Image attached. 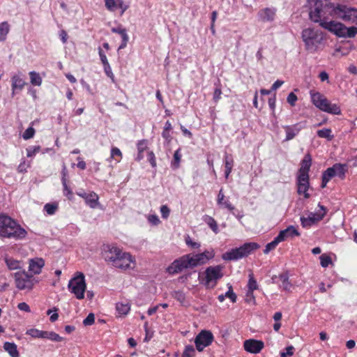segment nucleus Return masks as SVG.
<instances>
[{"mask_svg":"<svg viewBox=\"0 0 357 357\" xmlns=\"http://www.w3.org/2000/svg\"><path fill=\"white\" fill-rule=\"evenodd\" d=\"M310 5V20L318 22L321 17L331 15L344 22L357 25V9L340 3H331L329 0H307Z\"/></svg>","mask_w":357,"mask_h":357,"instance_id":"nucleus-1","label":"nucleus"},{"mask_svg":"<svg viewBox=\"0 0 357 357\" xmlns=\"http://www.w3.org/2000/svg\"><path fill=\"white\" fill-rule=\"evenodd\" d=\"M213 255L208 251L199 254H188L174 260L167 268V271L169 274H176L184 269L193 268L198 266L206 264Z\"/></svg>","mask_w":357,"mask_h":357,"instance_id":"nucleus-2","label":"nucleus"},{"mask_svg":"<svg viewBox=\"0 0 357 357\" xmlns=\"http://www.w3.org/2000/svg\"><path fill=\"white\" fill-rule=\"evenodd\" d=\"M102 257L112 266L126 270L130 267L131 263L135 261L132 255L114 245H104L102 248Z\"/></svg>","mask_w":357,"mask_h":357,"instance_id":"nucleus-3","label":"nucleus"},{"mask_svg":"<svg viewBox=\"0 0 357 357\" xmlns=\"http://www.w3.org/2000/svg\"><path fill=\"white\" fill-rule=\"evenodd\" d=\"M26 231L10 217L0 213V236L2 238L22 239Z\"/></svg>","mask_w":357,"mask_h":357,"instance_id":"nucleus-4","label":"nucleus"},{"mask_svg":"<svg viewBox=\"0 0 357 357\" xmlns=\"http://www.w3.org/2000/svg\"><path fill=\"white\" fill-rule=\"evenodd\" d=\"M301 38L305 50L311 53L317 52L324 45L325 40L324 34L321 31L311 27L302 31Z\"/></svg>","mask_w":357,"mask_h":357,"instance_id":"nucleus-5","label":"nucleus"},{"mask_svg":"<svg viewBox=\"0 0 357 357\" xmlns=\"http://www.w3.org/2000/svg\"><path fill=\"white\" fill-rule=\"evenodd\" d=\"M259 248L257 243H245L239 248H233L225 252L222 258L225 261H236L248 257L251 252Z\"/></svg>","mask_w":357,"mask_h":357,"instance_id":"nucleus-6","label":"nucleus"},{"mask_svg":"<svg viewBox=\"0 0 357 357\" xmlns=\"http://www.w3.org/2000/svg\"><path fill=\"white\" fill-rule=\"evenodd\" d=\"M312 103L320 110L332 114H340L341 109L336 104H332L319 92L310 91Z\"/></svg>","mask_w":357,"mask_h":357,"instance_id":"nucleus-7","label":"nucleus"},{"mask_svg":"<svg viewBox=\"0 0 357 357\" xmlns=\"http://www.w3.org/2000/svg\"><path fill=\"white\" fill-rule=\"evenodd\" d=\"M68 287L69 291L73 294L77 299L80 300L84 298L86 288L84 275L81 272H77V275L69 281Z\"/></svg>","mask_w":357,"mask_h":357,"instance_id":"nucleus-8","label":"nucleus"},{"mask_svg":"<svg viewBox=\"0 0 357 357\" xmlns=\"http://www.w3.org/2000/svg\"><path fill=\"white\" fill-rule=\"evenodd\" d=\"M222 269L223 267L220 265L206 268L203 284L207 288H214L218 281L223 277Z\"/></svg>","mask_w":357,"mask_h":357,"instance_id":"nucleus-9","label":"nucleus"},{"mask_svg":"<svg viewBox=\"0 0 357 357\" xmlns=\"http://www.w3.org/2000/svg\"><path fill=\"white\" fill-rule=\"evenodd\" d=\"M214 340L213 333L210 331H201L195 338L196 349L202 351L206 347L211 345Z\"/></svg>","mask_w":357,"mask_h":357,"instance_id":"nucleus-10","label":"nucleus"},{"mask_svg":"<svg viewBox=\"0 0 357 357\" xmlns=\"http://www.w3.org/2000/svg\"><path fill=\"white\" fill-rule=\"evenodd\" d=\"M330 17L331 15H326V17H321L317 23H319L321 27L335 34L337 36L342 37L343 30H344L343 29L344 24L333 20L327 21ZM331 17H333L331 16Z\"/></svg>","mask_w":357,"mask_h":357,"instance_id":"nucleus-11","label":"nucleus"},{"mask_svg":"<svg viewBox=\"0 0 357 357\" xmlns=\"http://www.w3.org/2000/svg\"><path fill=\"white\" fill-rule=\"evenodd\" d=\"M31 275L25 271H17L15 273L16 287L19 289H31L33 287V279Z\"/></svg>","mask_w":357,"mask_h":357,"instance_id":"nucleus-12","label":"nucleus"},{"mask_svg":"<svg viewBox=\"0 0 357 357\" xmlns=\"http://www.w3.org/2000/svg\"><path fill=\"white\" fill-rule=\"evenodd\" d=\"M244 349L246 351L251 354H258L264 347V344L261 340L249 339L244 342Z\"/></svg>","mask_w":357,"mask_h":357,"instance_id":"nucleus-13","label":"nucleus"},{"mask_svg":"<svg viewBox=\"0 0 357 357\" xmlns=\"http://www.w3.org/2000/svg\"><path fill=\"white\" fill-rule=\"evenodd\" d=\"M324 217V213L317 212L316 213H310L307 218L301 217V225L304 228H307L319 222Z\"/></svg>","mask_w":357,"mask_h":357,"instance_id":"nucleus-14","label":"nucleus"},{"mask_svg":"<svg viewBox=\"0 0 357 357\" xmlns=\"http://www.w3.org/2000/svg\"><path fill=\"white\" fill-rule=\"evenodd\" d=\"M286 132V137L284 141H289L293 139L304 128L301 123H296L292 126H283Z\"/></svg>","mask_w":357,"mask_h":357,"instance_id":"nucleus-15","label":"nucleus"},{"mask_svg":"<svg viewBox=\"0 0 357 357\" xmlns=\"http://www.w3.org/2000/svg\"><path fill=\"white\" fill-rule=\"evenodd\" d=\"M276 14L275 8H266L259 10L258 15L262 22H273Z\"/></svg>","mask_w":357,"mask_h":357,"instance_id":"nucleus-16","label":"nucleus"},{"mask_svg":"<svg viewBox=\"0 0 357 357\" xmlns=\"http://www.w3.org/2000/svg\"><path fill=\"white\" fill-rule=\"evenodd\" d=\"M45 261L41 258L31 259L29 262V269L34 274H39L41 268L44 266Z\"/></svg>","mask_w":357,"mask_h":357,"instance_id":"nucleus-17","label":"nucleus"},{"mask_svg":"<svg viewBox=\"0 0 357 357\" xmlns=\"http://www.w3.org/2000/svg\"><path fill=\"white\" fill-rule=\"evenodd\" d=\"M13 96L16 91H22L26 84L25 81L19 75H13L11 79Z\"/></svg>","mask_w":357,"mask_h":357,"instance_id":"nucleus-18","label":"nucleus"},{"mask_svg":"<svg viewBox=\"0 0 357 357\" xmlns=\"http://www.w3.org/2000/svg\"><path fill=\"white\" fill-rule=\"evenodd\" d=\"M311 165L312 158L311 155L309 153H307L304 156L303 159L301 161V167L298 170V173L308 174Z\"/></svg>","mask_w":357,"mask_h":357,"instance_id":"nucleus-19","label":"nucleus"},{"mask_svg":"<svg viewBox=\"0 0 357 357\" xmlns=\"http://www.w3.org/2000/svg\"><path fill=\"white\" fill-rule=\"evenodd\" d=\"M224 162H225V178H228L229 174H231L232 171V168L234 166V159L232 158L231 155H229L228 153H225L224 156Z\"/></svg>","mask_w":357,"mask_h":357,"instance_id":"nucleus-20","label":"nucleus"},{"mask_svg":"<svg viewBox=\"0 0 357 357\" xmlns=\"http://www.w3.org/2000/svg\"><path fill=\"white\" fill-rule=\"evenodd\" d=\"M335 176L334 169L332 167H328L322 174V181L321 187L324 188L326 187L328 181Z\"/></svg>","mask_w":357,"mask_h":357,"instance_id":"nucleus-21","label":"nucleus"},{"mask_svg":"<svg viewBox=\"0 0 357 357\" xmlns=\"http://www.w3.org/2000/svg\"><path fill=\"white\" fill-rule=\"evenodd\" d=\"M3 349L9 354L11 357L20 356L17 345L14 342H6L3 344Z\"/></svg>","mask_w":357,"mask_h":357,"instance_id":"nucleus-22","label":"nucleus"},{"mask_svg":"<svg viewBox=\"0 0 357 357\" xmlns=\"http://www.w3.org/2000/svg\"><path fill=\"white\" fill-rule=\"evenodd\" d=\"M334 169L335 176H337L340 178L343 179L345 177V173L347 172V165L335 163L332 166Z\"/></svg>","mask_w":357,"mask_h":357,"instance_id":"nucleus-23","label":"nucleus"},{"mask_svg":"<svg viewBox=\"0 0 357 357\" xmlns=\"http://www.w3.org/2000/svg\"><path fill=\"white\" fill-rule=\"evenodd\" d=\"M98 196L96 193L91 192L89 193L88 197L85 199V202L91 208H95L98 204Z\"/></svg>","mask_w":357,"mask_h":357,"instance_id":"nucleus-24","label":"nucleus"},{"mask_svg":"<svg viewBox=\"0 0 357 357\" xmlns=\"http://www.w3.org/2000/svg\"><path fill=\"white\" fill-rule=\"evenodd\" d=\"M317 135L320 138L326 139L328 141H331L334 138V135H332V130L331 128H323L317 131Z\"/></svg>","mask_w":357,"mask_h":357,"instance_id":"nucleus-25","label":"nucleus"},{"mask_svg":"<svg viewBox=\"0 0 357 357\" xmlns=\"http://www.w3.org/2000/svg\"><path fill=\"white\" fill-rule=\"evenodd\" d=\"M171 296L178 301L182 305H186L185 294L183 291H174L171 293Z\"/></svg>","mask_w":357,"mask_h":357,"instance_id":"nucleus-26","label":"nucleus"},{"mask_svg":"<svg viewBox=\"0 0 357 357\" xmlns=\"http://www.w3.org/2000/svg\"><path fill=\"white\" fill-rule=\"evenodd\" d=\"M10 30V26L7 22L0 24V41H4Z\"/></svg>","mask_w":357,"mask_h":357,"instance_id":"nucleus-27","label":"nucleus"},{"mask_svg":"<svg viewBox=\"0 0 357 357\" xmlns=\"http://www.w3.org/2000/svg\"><path fill=\"white\" fill-rule=\"evenodd\" d=\"M344 30H343L342 37V38H354L357 34V27L356 26H351L347 28L344 25Z\"/></svg>","mask_w":357,"mask_h":357,"instance_id":"nucleus-28","label":"nucleus"},{"mask_svg":"<svg viewBox=\"0 0 357 357\" xmlns=\"http://www.w3.org/2000/svg\"><path fill=\"white\" fill-rule=\"evenodd\" d=\"M43 339H48L54 342H61L63 340L62 337H61L59 334L56 333L53 331H45Z\"/></svg>","mask_w":357,"mask_h":357,"instance_id":"nucleus-29","label":"nucleus"},{"mask_svg":"<svg viewBox=\"0 0 357 357\" xmlns=\"http://www.w3.org/2000/svg\"><path fill=\"white\" fill-rule=\"evenodd\" d=\"M116 309L119 314L126 315L130 310V307L128 303H116Z\"/></svg>","mask_w":357,"mask_h":357,"instance_id":"nucleus-30","label":"nucleus"},{"mask_svg":"<svg viewBox=\"0 0 357 357\" xmlns=\"http://www.w3.org/2000/svg\"><path fill=\"white\" fill-rule=\"evenodd\" d=\"M204 221L208 225V227L213 230V231H214L215 234L218 233V224L213 218L208 215H206L204 217Z\"/></svg>","mask_w":357,"mask_h":357,"instance_id":"nucleus-31","label":"nucleus"},{"mask_svg":"<svg viewBox=\"0 0 357 357\" xmlns=\"http://www.w3.org/2000/svg\"><path fill=\"white\" fill-rule=\"evenodd\" d=\"M30 76V82L31 84L34 86H40L42 84V78L40 77V75L35 72V71H31L29 73Z\"/></svg>","mask_w":357,"mask_h":357,"instance_id":"nucleus-32","label":"nucleus"},{"mask_svg":"<svg viewBox=\"0 0 357 357\" xmlns=\"http://www.w3.org/2000/svg\"><path fill=\"white\" fill-rule=\"evenodd\" d=\"M248 294H252V291L258 288V285L256 280L254 278L252 274L249 275V280H248Z\"/></svg>","mask_w":357,"mask_h":357,"instance_id":"nucleus-33","label":"nucleus"},{"mask_svg":"<svg viewBox=\"0 0 357 357\" xmlns=\"http://www.w3.org/2000/svg\"><path fill=\"white\" fill-rule=\"evenodd\" d=\"M58 209V204L47 203L44 206V210L48 215H54Z\"/></svg>","mask_w":357,"mask_h":357,"instance_id":"nucleus-34","label":"nucleus"},{"mask_svg":"<svg viewBox=\"0 0 357 357\" xmlns=\"http://www.w3.org/2000/svg\"><path fill=\"white\" fill-rule=\"evenodd\" d=\"M6 263L10 270H16L20 268V262L13 259H6Z\"/></svg>","mask_w":357,"mask_h":357,"instance_id":"nucleus-35","label":"nucleus"},{"mask_svg":"<svg viewBox=\"0 0 357 357\" xmlns=\"http://www.w3.org/2000/svg\"><path fill=\"white\" fill-rule=\"evenodd\" d=\"M26 334L34 338H43L44 331H40L36 328H31L27 330Z\"/></svg>","mask_w":357,"mask_h":357,"instance_id":"nucleus-36","label":"nucleus"},{"mask_svg":"<svg viewBox=\"0 0 357 357\" xmlns=\"http://www.w3.org/2000/svg\"><path fill=\"white\" fill-rule=\"evenodd\" d=\"M195 349L192 345L188 344L185 347L181 357H194Z\"/></svg>","mask_w":357,"mask_h":357,"instance_id":"nucleus-37","label":"nucleus"},{"mask_svg":"<svg viewBox=\"0 0 357 357\" xmlns=\"http://www.w3.org/2000/svg\"><path fill=\"white\" fill-rule=\"evenodd\" d=\"M181 149H177L174 153V159L172 162V166L174 169H177L179 167L181 162V154L180 153Z\"/></svg>","mask_w":357,"mask_h":357,"instance_id":"nucleus-38","label":"nucleus"},{"mask_svg":"<svg viewBox=\"0 0 357 357\" xmlns=\"http://www.w3.org/2000/svg\"><path fill=\"white\" fill-rule=\"evenodd\" d=\"M298 185V193L303 194L304 197L305 199H308L310 197V194L307 192L308 188L310 185L303 184H297Z\"/></svg>","mask_w":357,"mask_h":357,"instance_id":"nucleus-39","label":"nucleus"},{"mask_svg":"<svg viewBox=\"0 0 357 357\" xmlns=\"http://www.w3.org/2000/svg\"><path fill=\"white\" fill-rule=\"evenodd\" d=\"M227 286L228 291L225 293V297L229 298L232 303H236L237 296L233 291L232 286L230 284H228Z\"/></svg>","mask_w":357,"mask_h":357,"instance_id":"nucleus-40","label":"nucleus"},{"mask_svg":"<svg viewBox=\"0 0 357 357\" xmlns=\"http://www.w3.org/2000/svg\"><path fill=\"white\" fill-rule=\"evenodd\" d=\"M310 185L309 183V174L298 173L297 177V184H303Z\"/></svg>","mask_w":357,"mask_h":357,"instance_id":"nucleus-41","label":"nucleus"},{"mask_svg":"<svg viewBox=\"0 0 357 357\" xmlns=\"http://www.w3.org/2000/svg\"><path fill=\"white\" fill-rule=\"evenodd\" d=\"M278 244V242L275 238H274L271 242L266 244L265 249L264 250V253L268 254L269 252L274 250Z\"/></svg>","mask_w":357,"mask_h":357,"instance_id":"nucleus-42","label":"nucleus"},{"mask_svg":"<svg viewBox=\"0 0 357 357\" xmlns=\"http://www.w3.org/2000/svg\"><path fill=\"white\" fill-rule=\"evenodd\" d=\"M321 266L324 268L328 266L332 263L331 258L326 255L320 256Z\"/></svg>","mask_w":357,"mask_h":357,"instance_id":"nucleus-43","label":"nucleus"},{"mask_svg":"<svg viewBox=\"0 0 357 357\" xmlns=\"http://www.w3.org/2000/svg\"><path fill=\"white\" fill-rule=\"evenodd\" d=\"M290 229H285L280 231L278 235L275 238L278 243L287 239L286 234L290 231Z\"/></svg>","mask_w":357,"mask_h":357,"instance_id":"nucleus-44","label":"nucleus"},{"mask_svg":"<svg viewBox=\"0 0 357 357\" xmlns=\"http://www.w3.org/2000/svg\"><path fill=\"white\" fill-rule=\"evenodd\" d=\"M105 7L110 11H114L117 7V0H105Z\"/></svg>","mask_w":357,"mask_h":357,"instance_id":"nucleus-45","label":"nucleus"},{"mask_svg":"<svg viewBox=\"0 0 357 357\" xmlns=\"http://www.w3.org/2000/svg\"><path fill=\"white\" fill-rule=\"evenodd\" d=\"M35 134V130L32 127L28 128L23 133V138L24 139H29L33 137Z\"/></svg>","mask_w":357,"mask_h":357,"instance_id":"nucleus-46","label":"nucleus"},{"mask_svg":"<svg viewBox=\"0 0 357 357\" xmlns=\"http://www.w3.org/2000/svg\"><path fill=\"white\" fill-rule=\"evenodd\" d=\"M95 321V316L93 313H89L88 316L84 319L83 324L84 326H91Z\"/></svg>","mask_w":357,"mask_h":357,"instance_id":"nucleus-47","label":"nucleus"},{"mask_svg":"<svg viewBox=\"0 0 357 357\" xmlns=\"http://www.w3.org/2000/svg\"><path fill=\"white\" fill-rule=\"evenodd\" d=\"M103 66H104V71H105V74L109 77H110L112 79V82H114V76L112 71V68H111L109 63H108L104 64Z\"/></svg>","mask_w":357,"mask_h":357,"instance_id":"nucleus-48","label":"nucleus"},{"mask_svg":"<svg viewBox=\"0 0 357 357\" xmlns=\"http://www.w3.org/2000/svg\"><path fill=\"white\" fill-rule=\"evenodd\" d=\"M287 229H291L290 231L287 233L286 237L287 238L289 237H294V236H300V233L298 231V230L292 225L289 226Z\"/></svg>","mask_w":357,"mask_h":357,"instance_id":"nucleus-49","label":"nucleus"},{"mask_svg":"<svg viewBox=\"0 0 357 357\" xmlns=\"http://www.w3.org/2000/svg\"><path fill=\"white\" fill-rule=\"evenodd\" d=\"M297 100H298L297 96L293 92H291L288 95L287 98V102L291 106H294Z\"/></svg>","mask_w":357,"mask_h":357,"instance_id":"nucleus-50","label":"nucleus"},{"mask_svg":"<svg viewBox=\"0 0 357 357\" xmlns=\"http://www.w3.org/2000/svg\"><path fill=\"white\" fill-rule=\"evenodd\" d=\"M117 7H119L121 11V15L129 8V5L124 3L123 0H117Z\"/></svg>","mask_w":357,"mask_h":357,"instance_id":"nucleus-51","label":"nucleus"},{"mask_svg":"<svg viewBox=\"0 0 357 357\" xmlns=\"http://www.w3.org/2000/svg\"><path fill=\"white\" fill-rule=\"evenodd\" d=\"M160 213H161L162 217L165 219H167L169 215L170 210L167 206L162 205L160 207Z\"/></svg>","mask_w":357,"mask_h":357,"instance_id":"nucleus-52","label":"nucleus"},{"mask_svg":"<svg viewBox=\"0 0 357 357\" xmlns=\"http://www.w3.org/2000/svg\"><path fill=\"white\" fill-rule=\"evenodd\" d=\"M62 184H63V193L66 196L68 197L69 199H70V197L69 196H72L73 195V192L72 190L68 188V185H67V182H66L64 181V179H62Z\"/></svg>","mask_w":357,"mask_h":357,"instance_id":"nucleus-53","label":"nucleus"},{"mask_svg":"<svg viewBox=\"0 0 357 357\" xmlns=\"http://www.w3.org/2000/svg\"><path fill=\"white\" fill-rule=\"evenodd\" d=\"M294 347L293 346H289L286 347V352H282L280 354L281 357H288L294 354Z\"/></svg>","mask_w":357,"mask_h":357,"instance_id":"nucleus-54","label":"nucleus"},{"mask_svg":"<svg viewBox=\"0 0 357 357\" xmlns=\"http://www.w3.org/2000/svg\"><path fill=\"white\" fill-rule=\"evenodd\" d=\"M119 156L121 158L122 153L120 149L117 147H113L111 150V155L110 158H114L115 157Z\"/></svg>","mask_w":357,"mask_h":357,"instance_id":"nucleus-55","label":"nucleus"},{"mask_svg":"<svg viewBox=\"0 0 357 357\" xmlns=\"http://www.w3.org/2000/svg\"><path fill=\"white\" fill-rule=\"evenodd\" d=\"M185 243L192 248H198L200 246L199 243L193 242L189 236L185 238Z\"/></svg>","mask_w":357,"mask_h":357,"instance_id":"nucleus-56","label":"nucleus"},{"mask_svg":"<svg viewBox=\"0 0 357 357\" xmlns=\"http://www.w3.org/2000/svg\"><path fill=\"white\" fill-rule=\"evenodd\" d=\"M222 91L220 88H216L213 93V100L215 102H218L221 98Z\"/></svg>","mask_w":357,"mask_h":357,"instance_id":"nucleus-57","label":"nucleus"},{"mask_svg":"<svg viewBox=\"0 0 357 357\" xmlns=\"http://www.w3.org/2000/svg\"><path fill=\"white\" fill-rule=\"evenodd\" d=\"M146 140H141L137 143V149L139 153H142L147 147Z\"/></svg>","mask_w":357,"mask_h":357,"instance_id":"nucleus-58","label":"nucleus"},{"mask_svg":"<svg viewBox=\"0 0 357 357\" xmlns=\"http://www.w3.org/2000/svg\"><path fill=\"white\" fill-rule=\"evenodd\" d=\"M31 149H32V150L31 149H27V156L28 157H31L33 155H35L36 153L39 152L40 147L39 146H36L32 147Z\"/></svg>","mask_w":357,"mask_h":357,"instance_id":"nucleus-59","label":"nucleus"},{"mask_svg":"<svg viewBox=\"0 0 357 357\" xmlns=\"http://www.w3.org/2000/svg\"><path fill=\"white\" fill-rule=\"evenodd\" d=\"M148 220L153 225H157L160 222V220L156 215H150L148 218Z\"/></svg>","mask_w":357,"mask_h":357,"instance_id":"nucleus-60","label":"nucleus"},{"mask_svg":"<svg viewBox=\"0 0 357 357\" xmlns=\"http://www.w3.org/2000/svg\"><path fill=\"white\" fill-rule=\"evenodd\" d=\"M148 159H149V161L150 164L151 165V166L153 167H155L156 166V161H155V155L152 151L149 152Z\"/></svg>","mask_w":357,"mask_h":357,"instance_id":"nucleus-61","label":"nucleus"},{"mask_svg":"<svg viewBox=\"0 0 357 357\" xmlns=\"http://www.w3.org/2000/svg\"><path fill=\"white\" fill-rule=\"evenodd\" d=\"M98 54H99L100 59V60L102 61V65L109 63L108 61H107L106 55L104 54L102 50L100 47L98 48Z\"/></svg>","mask_w":357,"mask_h":357,"instance_id":"nucleus-62","label":"nucleus"},{"mask_svg":"<svg viewBox=\"0 0 357 357\" xmlns=\"http://www.w3.org/2000/svg\"><path fill=\"white\" fill-rule=\"evenodd\" d=\"M225 195L222 192V189L221 188L218 195L217 203L218 205H222L224 202Z\"/></svg>","mask_w":357,"mask_h":357,"instance_id":"nucleus-63","label":"nucleus"},{"mask_svg":"<svg viewBox=\"0 0 357 357\" xmlns=\"http://www.w3.org/2000/svg\"><path fill=\"white\" fill-rule=\"evenodd\" d=\"M17 307L20 310H22V311H24V312H29L30 311V307L26 303H20L17 305Z\"/></svg>","mask_w":357,"mask_h":357,"instance_id":"nucleus-64","label":"nucleus"}]
</instances>
